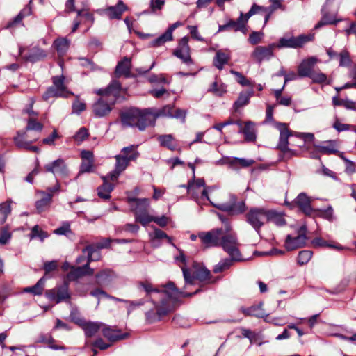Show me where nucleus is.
I'll list each match as a JSON object with an SVG mask.
<instances>
[{
    "label": "nucleus",
    "instance_id": "47",
    "mask_svg": "<svg viewBox=\"0 0 356 356\" xmlns=\"http://www.w3.org/2000/svg\"><path fill=\"white\" fill-rule=\"evenodd\" d=\"M226 86L224 83H218V81H214L210 88L209 89V92H211L215 95L217 96H222L226 92Z\"/></svg>",
    "mask_w": 356,
    "mask_h": 356
},
{
    "label": "nucleus",
    "instance_id": "58",
    "mask_svg": "<svg viewBox=\"0 0 356 356\" xmlns=\"http://www.w3.org/2000/svg\"><path fill=\"white\" fill-rule=\"evenodd\" d=\"M318 216L323 218L332 221L334 220V211L331 206H329L326 209L319 210Z\"/></svg>",
    "mask_w": 356,
    "mask_h": 356
},
{
    "label": "nucleus",
    "instance_id": "15",
    "mask_svg": "<svg viewBox=\"0 0 356 356\" xmlns=\"http://www.w3.org/2000/svg\"><path fill=\"white\" fill-rule=\"evenodd\" d=\"M305 231L306 228L302 227L297 236L291 237L290 235H288L285 241L286 248L288 250H293L303 247L307 240Z\"/></svg>",
    "mask_w": 356,
    "mask_h": 356
},
{
    "label": "nucleus",
    "instance_id": "7",
    "mask_svg": "<svg viewBox=\"0 0 356 356\" xmlns=\"http://www.w3.org/2000/svg\"><path fill=\"white\" fill-rule=\"evenodd\" d=\"M246 220L259 233L261 227L267 222V210L252 208L246 213Z\"/></svg>",
    "mask_w": 356,
    "mask_h": 356
},
{
    "label": "nucleus",
    "instance_id": "17",
    "mask_svg": "<svg viewBox=\"0 0 356 356\" xmlns=\"http://www.w3.org/2000/svg\"><path fill=\"white\" fill-rule=\"evenodd\" d=\"M93 274L94 269L91 268L88 264L86 263L82 266H72L71 270L67 274V279L68 281H75L83 276L92 275Z\"/></svg>",
    "mask_w": 356,
    "mask_h": 356
},
{
    "label": "nucleus",
    "instance_id": "23",
    "mask_svg": "<svg viewBox=\"0 0 356 356\" xmlns=\"http://www.w3.org/2000/svg\"><path fill=\"white\" fill-rule=\"evenodd\" d=\"M241 19L237 20L229 19L223 25H219L218 32H221L227 30H233L234 31H241L243 33H246L245 26L241 22Z\"/></svg>",
    "mask_w": 356,
    "mask_h": 356
},
{
    "label": "nucleus",
    "instance_id": "51",
    "mask_svg": "<svg viewBox=\"0 0 356 356\" xmlns=\"http://www.w3.org/2000/svg\"><path fill=\"white\" fill-rule=\"evenodd\" d=\"M312 243L315 247H330L337 250H342L343 248L340 245H332L327 243L326 241L321 238H316L312 241Z\"/></svg>",
    "mask_w": 356,
    "mask_h": 356
},
{
    "label": "nucleus",
    "instance_id": "10",
    "mask_svg": "<svg viewBox=\"0 0 356 356\" xmlns=\"http://www.w3.org/2000/svg\"><path fill=\"white\" fill-rule=\"evenodd\" d=\"M314 38L313 35H300L298 37L281 38L279 40L276 47L281 48H299L302 47L305 43L312 41Z\"/></svg>",
    "mask_w": 356,
    "mask_h": 356
},
{
    "label": "nucleus",
    "instance_id": "45",
    "mask_svg": "<svg viewBox=\"0 0 356 356\" xmlns=\"http://www.w3.org/2000/svg\"><path fill=\"white\" fill-rule=\"evenodd\" d=\"M136 222H140L143 226H146L154 220V216L149 213L148 210L134 214Z\"/></svg>",
    "mask_w": 356,
    "mask_h": 356
},
{
    "label": "nucleus",
    "instance_id": "20",
    "mask_svg": "<svg viewBox=\"0 0 356 356\" xmlns=\"http://www.w3.org/2000/svg\"><path fill=\"white\" fill-rule=\"evenodd\" d=\"M131 58L124 57L119 61L115 67V75L116 77L124 76L128 78L131 76Z\"/></svg>",
    "mask_w": 356,
    "mask_h": 356
},
{
    "label": "nucleus",
    "instance_id": "61",
    "mask_svg": "<svg viewBox=\"0 0 356 356\" xmlns=\"http://www.w3.org/2000/svg\"><path fill=\"white\" fill-rule=\"evenodd\" d=\"M132 154H136V159L138 156L139 153L137 151L136 147L134 145H130V146L125 147L122 148L120 155L122 156H127L126 157L129 158L130 156H131Z\"/></svg>",
    "mask_w": 356,
    "mask_h": 356
},
{
    "label": "nucleus",
    "instance_id": "62",
    "mask_svg": "<svg viewBox=\"0 0 356 356\" xmlns=\"http://www.w3.org/2000/svg\"><path fill=\"white\" fill-rule=\"evenodd\" d=\"M78 17H82L85 19V22H88L90 26L92 25L94 23V16L92 14L90 13L86 10H80L77 11Z\"/></svg>",
    "mask_w": 356,
    "mask_h": 356
},
{
    "label": "nucleus",
    "instance_id": "44",
    "mask_svg": "<svg viewBox=\"0 0 356 356\" xmlns=\"http://www.w3.org/2000/svg\"><path fill=\"white\" fill-rule=\"evenodd\" d=\"M235 261H237L233 259L231 257L222 259L218 264L214 266L213 270L215 273H221L227 269H229Z\"/></svg>",
    "mask_w": 356,
    "mask_h": 356
},
{
    "label": "nucleus",
    "instance_id": "54",
    "mask_svg": "<svg viewBox=\"0 0 356 356\" xmlns=\"http://www.w3.org/2000/svg\"><path fill=\"white\" fill-rule=\"evenodd\" d=\"M309 77L310 79H312L313 82H314V83H327V84L329 83L327 82V76L325 74L322 73V72H313L311 74V76H309Z\"/></svg>",
    "mask_w": 356,
    "mask_h": 356
},
{
    "label": "nucleus",
    "instance_id": "39",
    "mask_svg": "<svg viewBox=\"0 0 356 356\" xmlns=\"http://www.w3.org/2000/svg\"><path fill=\"white\" fill-rule=\"evenodd\" d=\"M253 89H250L246 92H241L237 100L234 102V106L235 110L242 107L249 103L250 98L254 95Z\"/></svg>",
    "mask_w": 356,
    "mask_h": 356
},
{
    "label": "nucleus",
    "instance_id": "2",
    "mask_svg": "<svg viewBox=\"0 0 356 356\" xmlns=\"http://www.w3.org/2000/svg\"><path fill=\"white\" fill-rule=\"evenodd\" d=\"M122 126L127 127H138L143 131L148 126H154V116L149 114L148 108L140 110L130 108L120 113Z\"/></svg>",
    "mask_w": 356,
    "mask_h": 356
},
{
    "label": "nucleus",
    "instance_id": "12",
    "mask_svg": "<svg viewBox=\"0 0 356 356\" xmlns=\"http://www.w3.org/2000/svg\"><path fill=\"white\" fill-rule=\"evenodd\" d=\"M126 156H122L120 154L115 156L116 159L115 170L108 174L111 181H116L120 173H122L129 165V162L136 160V154H132L129 158Z\"/></svg>",
    "mask_w": 356,
    "mask_h": 356
},
{
    "label": "nucleus",
    "instance_id": "59",
    "mask_svg": "<svg viewBox=\"0 0 356 356\" xmlns=\"http://www.w3.org/2000/svg\"><path fill=\"white\" fill-rule=\"evenodd\" d=\"M231 73L237 77V81L243 86H252V83L250 80L245 77L241 73L231 70Z\"/></svg>",
    "mask_w": 356,
    "mask_h": 356
},
{
    "label": "nucleus",
    "instance_id": "60",
    "mask_svg": "<svg viewBox=\"0 0 356 356\" xmlns=\"http://www.w3.org/2000/svg\"><path fill=\"white\" fill-rule=\"evenodd\" d=\"M89 136L88 129L85 127H81L79 129V131L74 136V139L79 142H83Z\"/></svg>",
    "mask_w": 356,
    "mask_h": 356
},
{
    "label": "nucleus",
    "instance_id": "55",
    "mask_svg": "<svg viewBox=\"0 0 356 356\" xmlns=\"http://www.w3.org/2000/svg\"><path fill=\"white\" fill-rule=\"evenodd\" d=\"M152 227L154 228V232H153V234H150V236L152 238H156V239L166 238L168 240V243L172 244V238L170 236H168L163 231H162L159 229H157L156 227H153V226H152Z\"/></svg>",
    "mask_w": 356,
    "mask_h": 356
},
{
    "label": "nucleus",
    "instance_id": "11",
    "mask_svg": "<svg viewBox=\"0 0 356 356\" xmlns=\"http://www.w3.org/2000/svg\"><path fill=\"white\" fill-rule=\"evenodd\" d=\"M173 54L187 65L193 63L191 58V49L188 45V37L185 36L180 40L178 47L174 51Z\"/></svg>",
    "mask_w": 356,
    "mask_h": 356
},
{
    "label": "nucleus",
    "instance_id": "42",
    "mask_svg": "<svg viewBox=\"0 0 356 356\" xmlns=\"http://www.w3.org/2000/svg\"><path fill=\"white\" fill-rule=\"evenodd\" d=\"M64 79L65 78L63 76H54L53 86L63 95V97H68L70 95H72V92L69 91L65 87Z\"/></svg>",
    "mask_w": 356,
    "mask_h": 356
},
{
    "label": "nucleus",
    "instance_id": "37",
    "mask_svg": "<svg viewBox=\"0 0 356 356\" xmlns=\"http://www.w3.org/2000/svg\"><path fill=\"white\" fill-rule=\"evenodd\" d=\"M70 41L65 38H60L54 40V47L60 56H63L67 51Z\"/></svg>",
    "mask_w": 356,
    "mask_h": 356
},
{
    "label": "nucleus",
    "instance_id": "32",
    "mask_svg": "<svg viewBox=\"0 0 356 356\" xmlns=\"http://www.w3.org/2000/svg\"><path fill=\"white\" fill-rule=\"evenodd\" d=\"M230 59V54L229 51H222L219 50L216 52L214 60L213 65L219 70H222L223 68L224 65L227 63L229 60Z\"/></svg>",
    "mask_w": 356,
    "mask_h": 356
},
{
    "label": "nucleus",
    "instance_id": "27",
    "mask_svg": "<svg viewBox=\"0 0 356 356\" xmlns=\"http://www.w3.org/2000/svg\"><path fill=\"white\" fill-rule=\"evenodd\" d=\"M254 127L255 124L253 122H246L244 124V127L238 130V133L244 135L245 141L254 142L257 138Z\"/></svg>",
    "mask_w": 356,
    "mask_h": 356
},
{
    "label": "nucleus",
    "instance_id": "49",
    "mask_svg": "<svg viewBox=\"0 0 356 356\" xmlns=\"http://www.w3.org/2000/svg\"><path fill=\"white\" fill-rule=\"evenodd\" d=\"M171 40H172V35L171 34V33H170V31H168L166 30V31L164 33H163L161 35H160L159 38H157L152 42V45L154 47H159L163 44L166 42Z\"/></svg>",
    "mask_w": 356,
    "mask_h": 356
},
{
    "label": "nucleus",
    "instance_id": "52",
    "mask_svg": "<svg viewBox=\"0 0 356 356\" xmlns=\"http://www.w3.org/2000/svg\"><path fill=\"white\" fill-rule=\"evenodd\" d=\"M339 66L341 67H348L351 64V59L350 58L349 53L343 50L339 54Z\"/></svg>",
    "mask_w": 356,
    "mask_h": 356
},
{
    "label": "nucleus",
    "instance_id": "1",
    "mask_svg": "<svg viewBox=\"0 0 356 356\" xmlns=\"http://www.w3.org/2000/svg\"><path fill=\"white\" fill-rule=\"evenodd\" d=\"M138 291H143L146 296L151 299L154 308L146 312L145 315L149 322L159 321L163 316L172 312L175 304L181 297H191L198 292L186 293L177 288L172 282L163 286V289H159L148 280L140 281L136 283Z\"/></svg>",
    "mask_w": 356,
    "mask_h": 356
},
{
    "label": "nucleus",
    "instance_id": "22",
    "mask_svg": "<svg viewBox=\"0 0 356 356\" xmlns=\"http://www.w3.org/2000/svg\"><path fill=\"white\" fill-rule=\"evenodd\" d=\"M127 6L120 0L114 6H109L104 10L105 13L111 19H120L124 11L127 10Z\"/></svg>",
    "mask_w": 356,
    "mask_h": 356
},
{
    "label": "nucleus",
    "instance_id": "13",
    "mask_svg": "<svg viewBox=\"0 0 356 356\" xmlns=\"http://www.w3.org/2000/svg\"><path fill=\"white\" fill-rule=\"evenodd\" d=\"M275 48H277L275 43H272L266 47L258 46L252 51L251 56L258 63L270 60L274 56L273 51Z\"/></svg>",
    "mask_w": 356,
    "mask_h": 356
},
{
    "label": "nucleus",
    "instance_id": "4",
    "mask_svg": "<svg viewBox=\"0 0 356 356\" xmlns=\"http://www.w3.org/2000/svg\"><path fill=\"white\" fill-rule=\"evenodd\" d=\"M276 127L280 131L277 148L282 152V154L280 156V160H288L296 155V152L288 147L289 138L291 136H294L295 132L289 131L287 124L285 123H277Z\"/></svg>",
    "mask_w": 356,
    "mask_h": 356
},
{
    "label": "nucleus",
    "instance_id": "46",
    "mask_svg": "<svg viewBox=\"0 0 356 356\" xmlns=\"http://www.w3.org/2000/svg\"><path fill=\"white\" fill-rule=\"evenodd\" d=\"M11 200H8L0 204V214L2 216L0 219L1 224H3L6 222L7 217L11 213Z\"/></svg>",
    "mask_w": 356,
    "mask_h": 356
},
{
    "label": "nucleus",
    "instance_id": "14",
    "mask_svg": "<svg viewBox=\"0 0 356 356\" xmlns=\"http://www.w3.org/2000/svg\"><path fill=\"white\" fill-rule=\"evenodd\" d=\"M44 170L54 175H59L63 178L68 177L69 170L63 159H58L44 165Z\"/></svg>",
    "mask_w": 356,
    "mask_h": 356
},
{
    "label": "nucleus",
    "instance_id": "64",
    "mask_svg": "<svg viewBox=\"0 0 356 356\" xmlns=\"http://www.w3.org/2000/svg\"><path fill=\"white\" fill-rule=\"evenodd\" d=\"M54 342L52 336L49 334H40L37 338L35 343H47L49 346Z\"/></svg>",
    "mask_w": 356,
    "mask_h": 356
},
{
    "label": "nucleus",
    "instance_id": "63",
    "mask_svg": "<svg viewBox=\"0 0 356 356\" xmlns=\"http://www.w3.org/2000/svg\"><path fill=\"white\" fill-rule=\"evenodd\" d=\"M11 238V234L6 227L0 229V244L7 243Z\"/></svg>",
    "mask_w": 356,
    "mask_h": 356
},
{
    "label": "nucleus",
    "instance_id": "38",
    "mask_svg": "<svg viewBox=\"0 0 356 356\" xmlns=\"http://www.w3.org/2000/svg\"><path fill=\"white\" fill-rule=\"evenodd\" d=\"M83 253L87 255V264L90 266L92 261L100 259L101 255L98 250L95 249L92 245H88L83 250Z\"/></svg>",
    "mask_w": 356,
    "mask_h": 356
},
{
    "label": "nucleus",
    "instance_id": "33",
    "mask_svg": "<svg viewBox=\"0 0 356 356\" xmlns=\"http://www.w3.org/2000/svg\"><path fill=\"white\" fill-rule=\"evenodd\" d=\"M160 145L165 147L171 151H174L177 148L175 138L171 134L159 135L156 137Z\"/></svg>",
    "mask_w": 356,
    "mask_h": 356
},
{
    "label": "nucleus",
    "instance_id": "26",
    "mask_svg": "<svg viewBox=\"0 0 356 356\" xmlns=\"http://www.w3.org/2000/svg\"><path fill=\"white\" fill-rule=\"evenodd\" d=\"M104 183L102 186L97 188V195L100 198L107 200L111 197L110 193L114 188L112 183L108 181L110 179L108 175L106 177H102Z\"/></svg>",
    "mask_w": 356,
    "mask_h": 356
},
{
    "label": "nucleus",
    "instance_id": "31",
    "mask_svg": "<svg viewBox=\"0 0 356 356\" xmlns=\"http://www.w3.org/2000/svg\"><path fill=\"white\" fill-rule=\"evenodd\" d=\"M205 181L203 179H197L195 181H188L187 185H181V187L186 188L188 193L191 195L193 199H197L198 197V193L196 189L200 188L202 186H204Z\"/></svg>",
    "mask_w": 356,
    "mask_h": 356
},
{
    "label": "nucleus",
    "instance_id": "18",
    "mask_svg": "<svg viewBox=\"0 0 356 356\" xmlns=\"http://www.w3.org/2000/svg\"><path fill=\"white\" fill-rule=\"evenodd\" d=\"M318 62L315 56H311L302 60L298 67V74L301 77H309L314 72V65Z\"/></svg>",
    "mask_w": 356,
    "mask_h": 356
},
{
    "label": "nucleus",
    "instance_id": "43",
    "mask_svg": "<svg viewBox=\"0 0 356 356\" xmlns=\"http://www.w3.org/2000/svg\"><path fill=\"white\" fill-rule=\"evenodd\" d=\"M114 276V273L109 269H104L95 275L97 284H104L110 282Z\"/></svg>",
    "mask_w": 356,
    "mask_h": 356
},
{
    "label": "nucleus",
    "instance_id": "3",
    "mask_svg": "<svg viewBox=\"0 0 356 356\" xmlns=\"http://www.w3.org/2000/svg\"><path fill=\"white\" fill-rule=\"evenodd\" d=\"M212 189H213V186L204 188L202 191L201 195L202 197L208 200L213 207L230 215H238L245 211V202L243 201H237L236 197L232 194L229 195V200L226 202L216 204L211 202L209 197L208 191Z\"/></svg>",
    "mask_w": 356,
    "mask_h": 356
},
{
    "label": "nucleus",
    "instance_id": "24",
    "mask_svg": "<svg viewBox=\"0 0 356 356\" xmlns=\"http://www.w3.org/2000/svg\"><path fill=\"white\" fill-rule=\"evenodd\" d=\"M103 335L108 339L110 341H116L127 338L128 334H121L118 330L112 329L109 326L103 325L102 327Z\"/></svg>",
    "mask_w": 356,
    "mask_h": 356
},
{
    "label": "nucleus",
    "instance_id": "8",
    "mask_svg": "<svg viewBox=\"0 0 356 356\" xmlns=\"http://www.w3.org/2000/svg\"><path fill=\"white\" fill-rule=\"evenodd\" d=\"M45 295L50 301L56 304L68 301L71 296L69 292V284L67 282H65L63 284L60 286L47 290Z\"/></svg>",
    "mask_w": 356,
    "mask_h": 356
},
{
    "label": "nucleus",
    "instance_id": "41",
    "mask_svg": "<svg viewBox=\"0 0 356 356\" xmlns=\"http://www.w3.org/2000/svg\"><path fill=\"white\" fill-rule=\"evenodd\" d=\"M47 56L46 52L40 48H33L30 53L24 56V59L27 61L35 63Z\"/></svg>",
    "mask_w": 356,
    "mask_h": 356
},
{
    "label": "nucleus",
    "instance_id": "30",
    "mask_svg": "<svg viewBox=\"0 0 356 356\" xmlns=\"http://www.w3.org/2000/svg\"><path fill=\"white\" fill-rule=\"evenodd\" d=\"M122 90V86L119 81L113 80L110 84L106 87V91L108 97H112L110 104H114L117 97L119 96L120 92Z\"/></svg>",
    "mask_w": 356,
    "mask_h": 356
},
{
    "label": "nucleus",
    "instance_id": "35",
    "mask_svg": "<svg viewBox=\"0 0 356 356\" xmlns=\"http://www.w3.org/2000/svg\"><path fill=\"white\" fill-rule=\"evenodd\" d=\"M227 163L234 168H248L254 163L253 159H247L244 158L232 157L228 159Z\"/></svg>",
    "mask_w": 356,
    "mask_h": 356
},
{
    "label": "nucleus",
    "instance_id": "40",
    "mask_svg": "<svg viewBox=\"0 0 356 356\" xmlns=\"http://www.w3.org/2000/svg\"><path fill=\"white\" fill-rule=\"evenodd\" d=\"M45 282V277H42L37 282L34 286L26 287L23 289V291L25 293H31L34 296H40L42 293Z\"/></svg>",
    "mask_w": 356,
    "mask_h": 356
},
{
    "label": "nucleus",
    "instance_id": "53",
    "mask_svg": "<svg viewBox=\"0 0 356 356\" xmlns=\"http://www.w3.org/2000/svg\"><path fill=\"white\" fill-rule=\"evenodd\" d=\"M63 97V95L58 91L56 88H55L54 86L49 87L47 91L44 93L42 97L44 100H48L51 97Z\"/></svg>",
    "mask_w": 356,
    "mask_h": 356
},
{
    "label": "nucleus",
    "instance_id": "29",
    "mask_svg": "<svg viewBox=\"0 0 356 356\" xmlns=\"http://www.w3.org/2000/svg\"><path fill=\"white\" fill-rule=\"evenodd\" d=\"M81 325L85 332L86 337H92L99 332L104 324L99 322H85Z\"/></svg>",
    "mask_w": 356,
    "mask_h": 356
},
{
    "label": "nucleus",
    "instance_id": "16",
    "mask_svg": "<svg viewBox=\"0 0 356 356\" xmlns=\"http://www.w3.org/2000/svg\"><path fill=\"white\" fill-rule=\"evenodd\" d=\"M312 200L305 193H300L291 203L286 202L289 206L296 205L305 215L309 216L313 209L311 206Z\"/></svg>",
    "mask_w": 356,
    "mask_h": 356
},
{
    "label": "nucleus",
    "instance_id": "50",
    "mask_svg": "<svg viewBox=\"0 0 356 356\" xmlns=\"http://www.w3.org/2000/svg\"><path fill=\"white\" fill-rule=\"evenodd\" d=\"M312 252L310 250H302L299 252L297 261L300 265L306 264L312 258Z\"/></svg>",
    "mask_w": 356,
    "mask_h": 356
},
{
    "label": "nucleus",
    "instance_id": "36",
    "mask_svg": "<svg viewBox=\"0 0 356 356\" xmlns=\"http://www.w3.org/2000/svg\"><path fill=\"white\" fill-rule=\"evenodd\" d=\"M267 222H271L277 226H282L286 223L283 214L274 210H267Z\"/></svg>",
    "mask_w": 356,
    "mask_h": 356
},
{
    "label": "nucleus",
    "instance_id": "19",
    "mask_svg": "<svg viewBox=\"0 0 356 356\" xmlns=\"http://www.w3.org/2000/svg\"><path fill=\"white\" fill-rule=\"evenodd\" d=\"M127 202L129 203L131 211L134 214L149 210L150 207L149 200L147 198H135L129 197H127Z\"/></svg>",
    "mask_w": 356,
    "mask_h": 356
},
{
    "label": "nucleus",
    "instance_id": "48",
    "mask_svg": "<svg viewBox=\"0 0 356 356\" xmlns=\"http://www.w3.org/2000/svg\"><path fill=\"white\" fill-rule=\"evenodd\" d=\"M49 234L40 229L38 225H35L29 234L31 239L38 238L41 241H43L44 238H47Z\"/></svg>",
    "mask_w": 356,
    "mask_h": 356
},
{
    "label": "nucleus",
    "instance_id": "28",
    "mask_svg": "<svg viewBox=\"0 0 356 356\" xmlns=\"http://www.w3.org/2000/svg\"><path fill=\"white\" fill-rule=\"evenodd\" d=\"M174 106L172 105H166L160 109L155 110L149 108V114L154 116V124H155L156 119L159 117H168L172 118Z\"/></svg>",
    "mask_w": 356,
    "mask_h": 356
},
{
    "label": "nucleus",
    "instance_id": "34",
    "mask_svg": "<svg viewBox=\"0 0 356 356\" xmlns=\"http://www.w3.org/2000/svg\"><path fill=\"white\" fill-rule=\"evenodd\" d=\"M38 193L43 195L42 198L35 202V207L39 213L43 211L51 202L52 195L46 193L44 191H40Z\"/></svg>",
    "mask_w": 356,
    "mask_h": 356
},
{
    "label": "nucleus",
    "instance_id": "6",
    "mask_svg": "<svg viewBox=\"0 0 356 356\" xmlns=\"http://www.w3.org/2000/svg\"><path fill=\"white\" fill-rule=\"evenodd\" d=\"M239 243L235 234H223L220 241L221 246L231 258L236 261H242L241 254L238 250Z\"/></svg>",
    "mask_w": 356,
    "mask_h": 356
},
{
    "label": "nucleus",
    "instance_id": "9",
    "mask_svg": "<svg viewBox=\"0 0 356 356\" xmlns=\"http://www.w3.org/2000/svg\"><path fill=\"white\" fill-rule=\"evenodd\" d=\"M224 234V230L221 228L213 229L209 232H202L199 233L198 237L202 243L206 248L218 247Z\"/></svg>",
    "mask_w": 356,
    "mask_h": 356
},
{
    "label": "nucleus",
    "instance_id": "57",
    "mask_svg": "<svg viewBox=\"0 0 356 356\" xmlns=\"http://www.w3.org/2000/svg\"><path fill=\"white\" fill-rule=\"evenodd\" d=\"M43 128V125L39 122H37L33 118L29 119L27 122V126H26V131L29 130H34L38 131H41Z\"/></svg>",
    "mask_w": 356,
    "mask_h": 356
},
{
    "label": "nucleus",
    "instance_id": "56",
    "mask_svg": "<svg viewBox=\"0 0 356 356\" xmlns=\"http://www.w3.org/2000/svg\"><path fill=\"white\" fill-rule=\"evenodd\" d=\"M30 14L31 9L29 8H24L15 17V19L11 22L8 24L7 27H10L15 24L19 23L24 17L29 15Z\"/></svg>",
    "mask_w": 356,
    "mask_h": 356
},
{
    "label": "nucleus",
    "instance_id": "5",
    "mask_svg": "<svg viewBox=\"0 0 356 356\" xmlns=\"http://www.w3.org/2000/svg\"><path fill=\"white\" fill-rule=\"evenodd\" d=\"M181 269L183 272L186 285L193 284L194 280L195 279L202 282L206 281L210 276V271L204 266H202L197 263H194L193 265L192 275L191 274L189 269L186 267L181 266Z\"/></svg>",
    "mask_w": 356,
    "mask_h": 356
},
{
    "label": "nucleus",
    "instance_id": "21",
    "mask_svg": "<svg viewBox=\"0 0 356 356\" xmlns=\"http://www.w3.org/2000/svg\"><path fill=\"white\" fill-rule=\"evenodd\" d=\"M112 110V107L109 103L99 98L93 105L92 111L97 118H103L108 115Z\"/></svg>",
    "mask_w": 356,
    "mask_h": 356
},
{
    "label": "nucleus",
    "instance_id": "25",
    "mask_svg": "<svg viewBox=\"0 0 356 356\" xmlns=\"http://www.w3.org/2000/svg\"><path fill=\"white\" fill-rule=\"evenodd\" d=\"M317 151L324 154H331L338 153L337 143L336 140L324 141L321 145H314Z\"/></svg>",
    "mask_w": 356,
    "mask_h": 356
}]
</instances>
